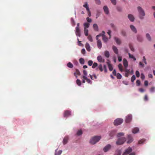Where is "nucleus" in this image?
Masks as SVG:
<instances>
[{
  "label": "nucleus",
  "instance_id": "nucleus-63",
  "mask_svg": "<svg viewBox=\"0 0 155 155\" xmlns=\"http://www.w3.org/2000/svg\"><path fill=\"white\" fill-rule=\"evenodd\" d=\"M144 100L145 101H147L148 100V97L147 95H145L144 97Z\"/></svg>",
  "mask_w": 155,
  "mask_h": 155
},
{
  "label": "nucleus",
  "instance_id": "nucleus-54",
  "mask_svg": "<svg viewBox=\"0 0 155 155\" xmlns=\"http://www.w3.org/2000/svg\"><path fill=\"white\" fill-rule=\"evenodd\" d=\"M96 3L98 5L101 4V1L100 0H95Z\"/></svg>",
  "mask_w": 155,
  "mask_h": 155
},
{
  "label": "nucleus",
  "instance_id": "nucleus-41",
  "mask_svg": "<svg viewBox=\"0 0 155 155\" xmlns=\"http://www.w3.org/2000/svg\"><path fill=\"white\" fill-rule=\"evenodd\" d=\"M88 39L90 41H91V42L93 41V39H92V36H91V35H89L88 36Z\"/></svg>",
  "mask_w": 155,
  "mask_h": 155
},
{
  "label": "nucleus",
  "instance_id": "nucleus-19",
  "mask_svg": "<svg viewBox=\"0 0 155 155\" xmlns=\"http://www.w3.org/2000/svg\"><path fill=\"white\" fill-rule=\"evenodd\" d=\"M68 140V137H64L63 141V144L64 145L66 144L67 143Z\"/></svg>",
  "mask_w": 155,
  "mask_h": 155
},
{
  "label": "nucleus",
  "instance_id": "nucleus-10",
  "mask_svg": "<svg viewBox=\"0 0 155 155\" xmlns=\"http://www.w3.org/2000/svg\"><path fill=\"white\" fill-rule=\"evenodd\" d=\"M75 33L77 36L79 37L81 36V32L80 28H75Z\"/></svg>",
  "mask_w": 155,
  "mask_h": 155
},
{
  "label": "nucleus",
  "instance_id": "nucleus-36",
  "mask_svg": "<svg viewBox=\"0 0 155 155\" xmlns=\"http://www.w3.org/2000/svg\"><path fill=\"white\" fill-rule=\"evenodd\" d=\"M67 66L69 68H73V64L71 62H68L67 64Z\"/></svg>",
  "mask_w": 155,
  "mask_h": 155
},
{
  "label": "nucleus",
  "instance_id": "nucleus-26",
  "mask_svg": "<svg viewBox=\"0 0 155 155\" xmlns=\"http://www.w3.org/2000/svg\"><path fill=\"white\" fill-rule=\"evenodd\" d=\"M103 37V40L105 42H107L108 41V39L104 35H101Z\"/></svg>",
  "mask_w": 155,
  "mask_h": 155
},
{
  "label": "nucleus",
  "instance_id": "nucleus-8",
  "mask_svg": "<svg viewBox=\"0 0 155 155\" xmlns=\"http://www.w3.org/2000/svg\"><path fill=\"white\" fill-rule=\"evenodd\" d=\"M111 147V145L110 144H108L107 145L104 147L103 149L104 151L105 152H107L110 149Z\"/></svg>",
  "mask_w": 155,
  "mask_h": 155
},
{
  "label": "nucleus",
  "instance_id": "nucleus-13",
  "mask_svg": "<svg viewBox=\"0 0 155 155\" xmlns=\"http://www.w3.org/2000/svg\"><path fill=\"white\" fill-rule=\"evenodd\" d=\"M71 112L69 110H66L64 113V117H67L70 115Z\"/></svg>",
  "mask_w": 155,
  "mask_h": 155
},
{
  "label": "nucleus",
  "instance_id": "nucleus-32",
  "mask_svg": "<svg viewBox=\"0 0 155 155\" xmlns=\"http://www.w3.org/2000/svg\"><path fill=\"white\" fill-rule=\"evenodd\" d=\"M118 67L120 70L122 72L123 71V67L122 64H120L118 65Z\"/></svg>",
  "mask_w": 155,
  "mask_h": 155
},
{
  "label": "nucleus",
  "instance_id": "nucleus-35",
  "mask_svg": "<svg viewBox=\"0 0 155 155\" xmlns=\"http://www.w3.org/2000/svg\"><path fill=\"white\" fill-rule=\"evenodd\" d=\"M79 62L81 64H83L84 63V59L82 58H81L79 59Z\"/></svg>",
  "mask_w": 155,
  "mask_h": 155
},
{
  "label": "nucleus",
  "instance_id": "nucleus-43",
  "mask_svg": "<svg viewBox=\"0 0 155 155\" xmlns=\"http://www.w3.org/2000/svg\"><path fill=\"white\" fill-rule=\"evenodd\" d=\"M135 79L136 78L135 76L134 75H133L131 78V81L132 82H134V81L135 80Z\"/></svg>",
  "mask_w": 155,
  "mask_h": 155
},
{
  "label": "nucleus",
  "instance_id": "nucleus-39",
  "mask_svg": "<svg viewBox=\"0 0 155 155\" xmlns=\"http://www.w3.org/2000/svg\"><path fill=\"white\" fill-rule=\"evenodd\" d=\"M82 134V131L81 130H78L77 133V134L78 136H80Z\"/></svg>",
  "mask_w": 155,
  "mask_h": 155
},
{
  "label": "nucleus",
  "instance_id": "nucleus-2",
  "mask_svg": "<svg viewBox=\"0 0 155 155\" xmlns=\"http://www.w3.org/2000/svg\"><path fill=\"white\" fill-rule=\"evenodd\" d=\"M137 9L139 14V18L141 19H143L145 15L144 11L143 10L140 6L137 7Z\"/></svg>",
  "mask_w": 155,
  "mask_h": 155
},
{
  "label": "nucleus",
  "instance_id": "nucleus-45",
  "mask_svg": "<svg viewBox=\"0 0 155 155\" xmlns=\"http://www.w3.org/2000/svg\"><path fill=\"white\" fill-rule=\"evenodd\" d=\"M124 135V134L123 133H119L117 134V136L118 137H120L123 136Z\"/></svg>",
  "mask_w": 155,
  "mask_h": 155
},
{
  "label": "nucleus",
  "instance_id": "nucleus-20",
  "mask_svg": "<svg viewBox=\"0 0 155 155\" xmlns=\"http://www.w3.org/2000/svg\"><path fill=\"white\" fill-rule=\"evenodd\" d=\"M130 27L133 31L135 33H136L137 32L136 29L134 25H130Z\"/></svg>",
  "mask_w": 155,
  "mask_h": 155
},
{
  "label": "nucleus",
  "instance_id": "nucleus-50",
  "mask_svg": "<svg viewBox=\"0 0 155 155\" xmlns=\"http://www.w3.org/2000/svg\"><path fill=\"white\" fill-rule=\"evenodd\" d=\"M129 47H130V50H131V51H134V49L133 47V46L132 45H131L129 44Z\"/></svg>",
  "mask_w": 155,
  "mask_h": 155
},
{
  "label": "nucleus",
  "instance_id": "nucleus-51",
  "mask_svg": "<svg viewBox=\"0 0 155 155\" xmlns=\"http://www.w3.org/2000/svg\"><path fill=\"white\" fill-rule=\"evenodd\" d=\"M143 61L144 62V63L145 64H147V62L146 61V59L145 56H143Z\"/></svg>",
  "mask_w": 155,
  "mask_h": 155
},
{
  "label": "nucleus",
  "instance_id": "nucleus-7",
  "mask_svg": "<svg viewBox=\"0 0 155 155\" xmlns=\"http://www.w3.org/2000/svg\"><path fill=\"white\" fill-rule=\"evenodd\" d=\"M132 119V116L131 114H129L126 117L125 121L126 123H128L130 122Z\"/></svg>",
  "mask_w": 155,
  "mask_h": 155
},
{
  "label": "nucleus",
  "instance_id": "nucleus-25",
  "mask_svg": "<svg viewBox=\"0 0 155 155\" xmlns=\"http://www.w3.org/2000/svg\"><path fill=\"white\" fill-rule=\"evenodd\" d=\"M116 131L115 130H112L110 132L109 135L111 137H113L116 133Z\"/></svg>",
  "mask_w": 155,
  "mask_h": 155
},
{
  "label": "nucleus",
  "instance_id": "nucleus-60",
  "mask_svg": "<svg viewBox=\"0 0 155 155\" xmlns=\"http://www.w3.org/2000/svg\"><path fill=\"white\" fill-rule=\"evenodd\" d=\"M87 13L88 14V16L89 17L91 16V12H90V10L89 9V10H87Z\"/></svg>",
  "mask_w": 155,
  "mask_h": 155
},
{
  "label": "nucleus",
  "instance_id": "nucleus-46",
  "mask_svg": "<svg viewBox=\"0 0 155 155\" xmlns=\"http://www.w3.org/2000/svg\"><path fill=\"white\" fill-rule=\"evenodd\" d=\"M112 3L114 5H115L116 4V0H110Z\"/></svg>",
  "mask_w": 155,
  "mask_h": 155
},
{
  "label": "nucleus",
  "instance_id": "nucleus-55",
  "mask_svg": "<svg viewBox=\"0 0 155 155\" xmlns=\"http://www.w3.org/2000/svg\"><path fill=\"white\" fill-rule=\"evenodd\" d=\"M136 82L137 86H139L140 85V81L139 80H137Z\"/></svg>",
  "mask_w": 155,
  "mask_h": 155
},
{
  "label": "nucleus",
  "instance_id": "nucleus-44",
  "mask_svg": "<svg viewBox=\"0 0 155 155\" xmlns=\"http://www.w3.org/2000/svg\"><path fill=\"white\" fill-rule=\"evenodd\" d=\"M93 63V62L91 60H89L88 62V65L90 66H91L92 65Z\"/></svg>",
  "mask_w": 155,
  "mask_h": 155
},
{
  "label": "nucleus",
  "instance_id": "nucleus-4",
  "mask_svg": "<svg viewBox=\"0 0 155 155\" xmlns=\"http://www.w3.org/2000/svg\"><path fill=\"white\" fill-rule=\"evenodd\" d=\"M101 34H100L99 35H97L96 37V39L97 40V46L98 48L100 49L101 48L102 45L101 41L100 40H99L98 37L101 36Z\"/></svg>",
  "mask_w": 155,
  "mask_h": 155
},
{
  "label": "nucleus",
  "instance_id": "nucleus-49",
  "mask_svg": "<svg viewBox=\"0 0 155 155\" xmlns=\"http://www.w3.org/2000/svg\"><path fill=\"white\" fill-rule=\"evenodd\" d=\"M145 141V140L144 139H142L138 141L139 144H142Z\"/></svg>",
  "mask_w": 155,
  "mask_h": 155
},
{
  "label": "nucleus",
  "instance_id": "nucleus-31",
  "mask_svg": "<svg viewBox=\"0 0 155 155\" xmlns=\"http://www.w3.org/2000/svg\"><path fill=\"white\" fill-rule=\"evenodd\" d=\"M104 55L107 58H109L110 56V54L109 51H105L104 52Z\"/></svg>",
  "mask_w": 155,
  "mask_h": 155
},
{
  "label": "nucleus",
  "instance_id": "nucleus-40",
  "mask_svg": "<svg viewBox=\"0 0 155 155\" xmlns=\"http://www.w3.org/2000/svg\"><path fill=\"white\" fill-rule=\"evenodd\" d=\"M117 78L118 79H120L122 78V76L121 74L119 73H117L116 74Z\"/></svg>",
  "mask_w": 155,
  "mask_h": 155
},
{
  "label": "nucleus",
  "instance_id": "nucleus-24",
  "mask_svg": "<svg viewBox=\"0 0 155 155\" xmlns=\"http://www.w3.org/2000/svg\"><path fill=\"white\" fill-rule=\"evenodd\" d=\"M74 75L76 78H77V75H80V73L78 70L76 69V71L74 73Z\"/></svg>",
  "mask_w": 155,
  "mask_h": 155
},
{
  "label": "nucleus",
  "instance_id": "nucleus-48",
  "mask_svg": "<svg viewBox=\"0 0 155 155\" xmlns=\"http://www.w3.org/2000/svg\"><path fill=\"white\" fill-rule=\"evenodd\" d=\"M136 75L137 77L138 78L140 76V73L138 71H136Z\"/></svg>",
  "mask_w": 155,
  "mask_h": 155
},
{
  "label": "nucleus",
  "instance_id": "nucleus-62",
  "mask_svg": "<svg viewBox=\"0 0 155 155\" xmlns=\"http://www.w3.org/2000/svg\"><path fill=\"white\" fill-rule=\"evenodd\" d=\"M141 78L143 80L145 78V76L142 73L141 74Z\"/></svg>",
  "mask_w": 155,
  "mask_h": 155
},
{
  "label": "nucleus",
  "instance_id": "nucleus-16",
  "mask_svg": "<svg viewBox=\"0 0 155 155\" xmlns=\"http://www.w3.org/2000/svg\"><path fill=\"white\" fill-rule=\"evenodd\" d=\"M114 39L118 45H120L121 43V40L120 39L117 37H114Z\"/></svg>",
  "mask_w": 155,
  "mask_h": 155
},
{
  "label": "nucleus",
  "instance_id": "nucleus-1",
  "mask_svg": "<svg viewBox=\"0 0 155 155\" xmlns=\"http://www.w3.org/2000/svg\"><path fill=\"white\" fill-rule=\"evenodd\" d=\"M101 138L100 136H94L90 139V143L92 144H94L99 141Z\"/></svg>",
  "mask_w": 155,
  "mask_h": 155
},
{
  "label": "nucleus",
  "instance_id": "nucleus-29",
  "mask_svg": "<svg viewBox=\"0 0 155 155\" xmlns=\"http://www.w3.org/2000/svg\"><path fill=\"white\" fill-rule=\"evenodd\" d=\"M84 29H87L89 27L90 24L88 23H85L84 24Z\"/></svg>",
  "mask_w": 155,
  "mask_h": 155
},
{
  "label": "nucleus",
  "instance_id": "nucleus-6",
  "mask_svg": "<svg viewBox=\"0 0 155 155\" xmlns=\"http://www.w3.org/2000/svg\"><path fill=\"white\" fill-rule=\"evenodd\" d=\"M132 150L131 147H129L126 150L122 155H127L132 151Z\"/></svg>",
  "mask_w": 155,
  "mask_h": 155
},
{
  "label": "nucleus",
  "instance_id": "nucleus-22",
  "mask_svg": "<svg viewBox=\"0 0 155 155\" xmlns=\"http://www.w3.org/2000/svg\"><path fill=\"white\" fill-rule=\"evenodd\" d=\"M137 40L138 41L141 42L143 41V39L141 36L140 35H137Z\"/></svg>",
  "mask_w": 155,
  "mask_h": 155
},
{
  "label": "nucleus",
  "instance_id": "nucleus-58",
  "mask_svg": "<svg viewBox=\"0 0 155 155\" xmlns=\"http://www.w3.org/2000/svg\"><path fill=\"white\" fill-rule=\"evenodd\" d=\"M118 60L119 62H120L122 61V57L121 56H118Z\"/></svg>",
  "mask_w": 155,
  "mask_h": 155
},
{
  "label": "nucleus",
  "instance_id": "nucleus-56",
  "mask_svg": "<svg viewBox=\"0 0 155 155\" xmlns=\"http://www.w3.org/2000/svg\"><path fill=\"white\" fill-rule=\"evenodd\" d=\"M83 74L84 75L83 76H86V77L87 75V71L85 70H83Z\"/></svg>",
  "mask_w": 155,
  "mask_h": 155
},
{
  "label": "nucleus",
  "instance_id": "nucleus-38",
  "mask_svg": "<svg viewBox=\"0 0 155 155\" xmlns=\"http://www.w3.org/2000/svg\"><path fill=\"white\" fill-rule=\"evenodd\" d=\"M146 37L147 38V39L149 41H151V38L150 37V35L147 33L146 35Z\"/></svg>",
  "mask_w": 155,
  "mask_h": 155
},
{
  "label": "nucleus",
  "instance_id": "nucleus-3",
  "mask_svg": "<svg viewBox=\"0 0 155 155\" xmlns=\"http://www.w3.org/2000/svg\"><path fill=\"white\" fill-rule=\"evenodd\" d=\"M126 141V138L125 137L120 138L116 142V144L119 145L122 144Z\"/></svg>",
  "mask_w": 155,
  "mask_h": 155
},
{
  "label": "nucleus",
  "instance_id": "nucleus-9",
  "mask_svg": "<svg viewBox=\"0 0 155 155\" xmlns=\"http://www.w3.org/2000/svg\"><path fill=\"white\" fill-rule=\"evenodd\" d=\"M112 48L114 53L115 54H118V49L116 46L114 45H113L112 47Z\"/></svg>",
  "mask_w": 155,
  "mask_h": 155
},
{
  "label": "nucleus",
  "instance_id": "nucleus-64",
  "mask_svg": "<svg viewBox=\"0 0 155 155\" xmlns=\"http://www.w3.org/2000/svg\"><path fill=\"white\" fill-rule=\"evenodd\" d=\"M129 57L130 58H133L134 56L132 54H131L130 53L128 54Z\"/></svg>",
  "mask_w": 155,
  "mask_h": 155
},
{
  "label": "nucleus",
  "instance_id": "nucleus-28",
  "mask_svg": "<svg viewBox=\"0 0 155 155\" xmlns=\"http://www.w3.org/2000/svg\"><path fill=\"white\" fill-rule=\"evenodd\" d=\"M83 6L86 8L87 10H89V9L88 5L87 2L85 3L83 5Z\"/></svg>",
  "mask_w": 155,
  "mask_h": 155
},
{
  "label": "nucleus",
  "instance_id": "nucleus-53",
  "mask_svg": "<svg viewBox=\"0 0 155 155\" xmlns=\"http://www.w3.org/2000/svg\"><path fill=\"white\" fill-rule=\"evenodd\" d=\"M86 20H87V21L88 22L90 23V22H91V21H92L91 19L90 18H89V17L87 18Z\"/></svg>",
  "mask_w": 155,
  "mask_h": 155
},
{
  "label": "nucleus",
  "instance_id": "nucleus-61",
  "mask_svg": "<svg viewBox=\"0 0 155 155\" xmlns=\"http://www.w3.org/2000/svg\"><path fill=\"white\" fill-rule=\"evenodd\" d=\"M104 71L106 73L107 72V69L105 65H104Z\"/></svg>",
  "mask_w": 155,
  "mask_h": 155
},
{
  "label": "nucleus",
  "instance_id": "nucleus-57",
  "mask_svg": "<svg viewBox=\"0 0 155 155\" xmlns=\"http://www.w3.org/2000/svg\"><path fill=\"white\" fill-rule=\"evenodd\" d=\"M81 53L84 54H85V50L84 49V48H83L81 50Z\"/></svg>",
  "mask_w": 155,
  "mask_h": 155
},
{
  "label": "nucleus",
  "instance_id": "nucleus-37",
  "mask_svg": "<svg viewBox=\"0 0 155 155\" xmlns=\"http://www.w3.org/2000/svg\"><path fill=\"white\" fill-rule=\"evenodd\" d=\"M76 83L79 86H80L81 85V81L79 79H78L76 80Z\"/></svg>",
  "mask_w": 155,
  "mask_h": 155
},
{
  "label": "nucleus",
  "instance_id": "nucleus-12",
  "mask_svg": "<svg viewBox=\"0 0 155 155\" xmlns=\"http://www.w3.org/2000/svg\"><path fill=\"white\" fill-rule=\"evenodd\" d=\"M81 78H83V79H85L88 83L90 84H92V81L90 79L87 78L86 76H82Z\"/></svg>",
  "mask_w": 155,
  "mask_h": 155
},
{
  "label": "nucleus",
  "instance_id": "nucleus-33",
  "mask_svg": "<svg viewBox=\"0 0 155 155\" xmlns=\"http://www.w3.org/2000/svg\"><path fill=\"white\" fill-rule=\"evenodd\" d=\"M84 33L86 36H87L88 35V30L87 29H84Z\"/></svg>",
  "mask_w": 155,
  "mask_h": 155
},
{
  "label": "nucleus",
  "instance_id": "nucleus-21",
  "mask_svg": "<svg viewBox=\"0 0 155 155\" xmlns=\"http://www.w3.org/2000/svg\"><path fill=\"white\" fill-rule=\"evenodd\" d=\"M85 47L87 50L90 51L91 50L89 44L88 43H86L85 45Z\"/></svg>",
  "mask_w": 155,
  "mask_h": 155
},
{
  "label": "nucleus",
  "instance_id": "nucleus-47",
  "mask_svg": "<svg viewBox=\"0 0 155 155\" xmlns=\"http://www.w3.org/2000/svg\"><path fill=\"white\" fill-rule=\"evenodd\" d=\"M121 152L120 150H118L117 151V153H115L114 155H120Z\"/></svg>",
  "mask_w": 155,
  "mask_h": 155
},
{
  "label": "nucleus",
  "instance_id": "nucleus-59",
  "mask_svg": "<svg viewBox=\"0 0 155 155\" xmlns=\"http://www.w3.org/2000/svg\"><path fill=\"white\" fill-rule=\"evenodd\" d=\"M155 88L154 87H152L150 89V91L151 92H153L154 91Z\"/></svg>",
  "mask_w": 155,
  "mask_h": 155
},
{
  "label": "nucleus",
  "instance_id": "nucleus-18",
  "mask_svg": "<svg viewBox=\"0 0 155 155\" xmlns=\"http://www.w3.org/2000/svg\"><path fill=\"white\" fill-rule=\"evenodd\" d=\"M103 9L105 13L106 14H108L109 13V10L107 6H105L104 7Z\"/></svg>",
  "mask_w": 155,
  "mask_h": 155
},
{
  "label": "nucleus",
  "instance_id": "nucleus-23",
  "mask_svg": "<svg viewBox=\"0 0 155 155\" xmlns=\"http://www.w3.org/2000/svg\"><path fill=\"white\" fill-rule=\"evenodd\" d=\"M139 131V129L137 127H135L132 130V132L134 134L137 133Z\"/></svg>",
  "mask_w": 155,
  "mask_h": 155
},
{
  "label": "nucleus",
  "instance_id": "nucleus-14",
  "mask_svg": "<svg viewBox=\"0 0 155 155\" xmlns=\"http://www.w3.org/2000/svg\"><path fill=\"white\" fill-rule=\"evenodd\" d=\"M97 60L99 62H101L103 63L105 61V60L101 56H99L97 57Z\"/></svg>",
  "mask_w": 155,
  "mask_h": 155
},
{
  "label": "nucleus",
  "instance_id": "nucleus-30",
  "mask_svg": "<svg viewBox=\"0 0 155 155\" xmlns=\"http://www.w3.org/2000/svg\"><path fill=\"white\" fill-rule=\"evenodd\" d=\"M107 64L109 70L110 71H112L113 69V67L112 64L108 63H107Z\"/></svg>",
  "mask_w": 155,
  "mask_h": 155
},
{
  "label": "nucleus",
  "instance_id": "nucleus-5",
  "mask_svg": "<svg viewBox=\"0 0 155 155\" xmlns=\"http://www.w3.org/2000/svg\"><path fill=\"white\" fill-rule=\"evenodd\" d=\"M123 122V120L122 119L118 118L114 120V125H118L121 124Z\"/></svg>",
  "mask_w": 155,
  "mask_h": 155
},
{
  "label": "nucleus",
  "instance_id": "nucleus-27",
  "mask_svg": "<svg viewBox=\"0 0 155 155\" xmlns=\"http://www.w3.org/2000/svg\"><path fill=\"white\" fill-rule=\"evenodd\" d=\"M93 27L94 29L96 31H98V26L96 24H94L93 25Z\"/></svg>",
  "mask_w": 155,
  "mask_h": 155
},
{
  "label": "nucleus",
  "instance_id": "nucleus-17",
  "mask_svg": "<svg viewBox=\"0 0 155 155\" xmlns=\"http://www.w3.org/2000/svg\"><path fill=\"white\" fill-rule=\"evenodd\" d=\"M128 18L130 21H134V18L133 16L131 14H129L128 15Z\"/></svg>",
  "mask_w": 155,
  "mask_h": 155
},
{
  "label": "nucleus",
  "instance_id": "nucleus-42",
  "mask_svg": "<svg viewBox=\"0 0 155 155\" xmlns=\"http://www.w3.org/2000/svg\"><path fill=\"white\" fill-rule=\"evenodd\" d=\"M97 64L96 62H94L92 65V68H95L97 66Z\"/></svg>",
  "mask_w": 155,
  "mask_h": 155
},
{
  "label": "nucleus",
  "instance_id": "nucleus-11",
  "mask_svg": "<svg viewBox=\"0 0 155 155\" xmlns=\"http://www.w3.org/2000/svg\"><path fill=\"white\" fill-rule=\"evenodd\" d=\"M123 65L125 68H127L128 66V63L125 58H124L123 60Z\"/></svg>",
  "mask_w": 155,
  "mask_h": 155
},
{
  "label": "nucleus",
  "instance_id": "nucleus-52",
  "mask_svg": "<svg viewBox=\"0 0 155 155\" xmlns=\"http://www.w3.org/2000/svg\"><path fill=\"white\" fill-rule=\"evenodd\" d=\"M62 152V150H59L58 153H56L55 155H60Z\"/></svg>",
  "mask_w": 155,
  "mask_h": 155
},
{
  "label": "nucleus",
  "instance_id": "nucleus-34",
  "mask_svg": "<svg viewBox=\"0 0 155 155\" xmlns=\"http://www.w3.org/2000/svg\"><path fill=\"white\" fill-rule=\"evenodd\" d=\"M99 69L100 71L101 72H102L103 71V69L102 68V65L101 64H100L98 67L97 68V70Z\"/></svg>",
  "mask_w": 155,
  "mask_h": 155
},
{
  "label": "nucleus",
  "instance_id": "nucleus-15",
  "mask_svg": "<svg viewBox=\"0 0 155 155\" xmlns=\"http://www.w3.org/2000/svg\"><path fill=\"white\" fill-rule=\"evenodd\" d=\"M128 140L127 142V143H129L132 142L133 141V139L132 137H131L130 135H129L128 136Z\"/></svg>",
  "mask_w": 155,
  "mask_h": 155
}]
</instances>
